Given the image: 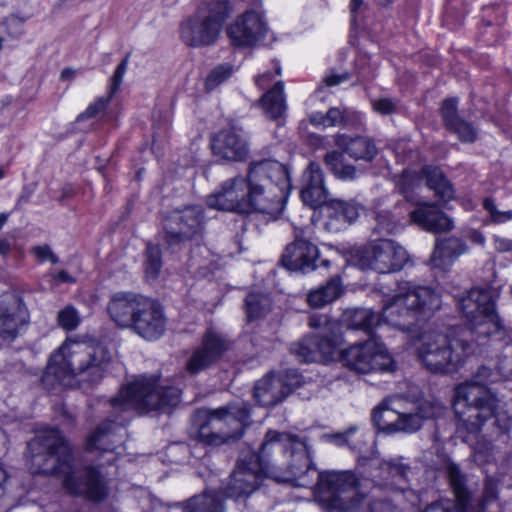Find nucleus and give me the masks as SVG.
I'll return each mask as SVG.
<instances>
[{"label": "nucleus", "instance_id": "1", "mask_svg": "<svg viewBox=\"0 0 512 512\" xmlns=\"http://www.w3.org/2000/svg\"><path fill=\"white\" fill-rule=\"evenodd\" d=\"M244 453L259 463L268 478L316 488L320 499L337 512H357L366 497L353 472H318L312 464L310 448L297 435L268 430L258 454Z\"/></svg>", "mask_w": 512, "mask_h": 512}, {"label": "nucleus", "instance_id": "2", "mask_svg": "<svg viewBox=\"0 0 512 512\" xmlns=\"http://www.w3.org/2000/svg\"><path fill=\"white\" fill-rule=\"evenodd\" d=\"M503 375L499 369L481 365L470 380L458 385L454 394L457 429L462 440L471 445L474 460L488 464L496 460V442L511 429L512 418L501 407L498 396L488 384L498 382Z\"/></svg>", "mask_w": 512, "mask_h": 512}, {"label": "nucleus", "instance_id": "3", "mask_svg": "<svg viewBox=\"0 0 512 512\" xmlns=\"http://www.w3.org/2000/svg\"><path fill=\"white\" fill-rule=\"evenodd\" d=\"M33 473L61 475L66 492L91 502L104 501L109 495L108 479L96 465L76 466L70 443L57 429L39 431L28 442Z\"/></svg>", "mask_w": 512, "mask_h": 512}, {"label": "nucleus", "instance_id": "4", "mask_svg": "<svg viewBox=\"0 0 512 512\" xmlns=\"http://www.w3.org/2000/svg\"><path fill=\"white\" fill-rule=\"evenodd\" d=\"M110 361L111 354L103 345L65 341L51 354L42 382L52 386L59 382L68 386L78 379L94 384L103 378Z\"/></svg>", "mask_w": 512, "mask_h": 512}, {"label": "nucleus", "instance_id": "5", "mask_svg": "<svg viewBox=\"0 0 512 512\" xmlns=\"http://www.w3.org/2000/svg\"><path fill=\"white\" fill-rule=\"evenodd\" d=\"M290 192L288 172L275 160L250 163V213L276 219L283 211Z\"/></svg>", "mask_w": 512, "mask_h": 512}, {"label": "nucleus", "instance_id": "6", "mask_svg": "<svg viewBox=\"0 0 512 512\" xmlns=\"http://www.w3.org/2000/svg\"><path fill=\"white\" fill-rule=\"evenodd\" d=\"M468 336L456 331L449 335L424 334L416 348L417 357L433 373L458 372L477 353V345Z\"/></svg>", "mask_w": 512, "mask_h": 512}, {"label": "nucleus", "instance_id": "7", "mask_svg": "<svg viewBox=\"0 0 512 512\" xmlns=\"http://www.w3.org/2000/svg\"><path fill=\"white\" fill-rule=\"evenodd\" d=\"M440 306L441 297L433 288L404 282L399 284L398 293L383 306L382 317L389 325L406 331Z\"/></svg>", "mask_w": 512, "mask_h": 512}, {"label": "nucleus", "instance_id": "8", "mask_svg": "<svg viewBox=\"0 0 512 512\" xmlns=\"http://www.w3.org/2000/svg\"><path fill=\"white\" fill-rule=\"evenodd\" d=\"M181 390L170 384H161L159 379L142 376L124 386L119 395L111 399L115 411L133 409L139 413L164 411L180 403Z\"/></svg>", "mask_w": 512, "mask_h": 512}, {"label": "nucleus", "instance_id": "9", "mask_svg": "<svg viewBox=\"0 0 512 512\" xmlns=\"http://www.w3.org/2000/svg\"><path fill=\"white\" fill-rule=\"evenodd\" d=\"M197 439L204 445L218 447L240 439L249 424L250 413L245 404H229L198 412Z\"/></svg>", "mask_w": 512, "mask_h": 512}, {"label": "nucleus", "instance_id": "10", "mask_svg": "<svg viewBox=\"0 0 512 512\" xmlns=\"http://www.w3.org/2000/svg\"><path fill=\"white\" fill-rule=\"evenodd\" d=\"M231 12L229 0H207L196 12L181 23L180 38L194 48L214 45Z\"/></svg>", "mask_w": 512, "mask_h": 512}, {"label": "nucleus", "instance_id": "11", "mask_svg": "<svg viewBox=\"0 0 512 512\" xmlns=\"http://www.w3.org/2000/svg\"><path fill=\"white\" fill-rule=\"evenodd\" d=\"M352 260L362 270L386 274L401 270L408 262V253L394 240L378 239L355 250Z\"/></svg>", "mask_w": 512, "mask_h": 512}, {"label": "nucleus", "instance_id": "12", "mask_svg": "<svg viewBox=\"0 0 512 512\" xmlns=\"http://www.w3.org/2000/svg\"><path fill=\"white\" fill-rule=\"evenodd\" d=\"M340 360L346 368L360 374L395 370V362L385 345L375 339L355 343L342 350Z\"/></svg>", "mask_w": 512, "mask_h": 512}, {"label": "nucleus", "instance_id": "13", "mask_svg": "<svg viewBox=\"0 0 512 512\" xmlns=\"http://www.w3.org/2000/svg\"><path fill=\"white\" fill-rule=\"evenodd\" d=\"M265 477L259 463L242 452L223 488L224 494L228 498L245 503L260 488Z\"/></svg>", "mask_w": 512, "mask_h": 512}, {"label": "nucleus", "instance_id": "14", "mask_svg": "<svg viewBox=\"0 0 512 512\" xmlns=\"http://www.w3.org/2000/svg\"><path fill=\"white\" fill-rule=\"evenodd\" d=\"M250 168L248 174L225 180L218 191L207 198V205L217 210L250 213Z\"/></svg>", "mask_w": 512, "mask_h": 512}, {"label": "nucleus", "instance_id": "15", "mask_svg": "<svg viewBox=\"0 0 512 512\" xmlns=\"http://www.w3.org/2000/svg\"><path fill=\"white\" fill-rule=\"evenodd\" d=\"M201 229V210L197 207H186L173 211L163 223L164 241L174 248L191 241Z\"/></svg>", "mask_w": 512, "mask_h": 512}, {"label": "nucleus", "instance_id": "16", "mask_svg": "<svg viewBox=\"0 0 512 512\" xmlns=\"http://www.w3.org/2000/svg\"><path fill=\"white\" fill-rule=\"evenodd\" d=\"M29 312L23 298L16 293L0 296V339L14 341L27 327Z\"/></svg>", "mask_w": 512, "mask_h": 512}, {"label": "nucleus", "instance_id": "17", "mask_svg": "<svg viewBox=\"0 0 512 512\" xmlns=\"http://www.w3.org/2000/svg\"><path fill=\"white\" fill-rule=\"evenodd\" d=\"M267 32L263 14L256 10L246 11L227 27V35L235 47L256 46Z\"/></svg>", "mask_w": 512, "mask_h": 512}, {"label": "nucleus", "instance_id": "18", "mask_svg": "<svg viewBox=\"0 0 512 512\" xmlns=\"http://www.w3.org/2000/svg\"><path fill=\"white\" fill-rule=\"evenodd\" d=\"M468 322L469 329H461L456 332L469 333L468 337L477 345V351L479 346L485 344L491 337L505 345L512 342V330L503 326L499 315L495 311V305Z\"/></svg>", "mask_w": 512, "mask_h": 512}, {"label": "nucleus", "instance_id": "19", "mask_svg": "<svg viewBox=\"0 0 512 512\" xmlns=\"http://www.w3.org/2000/svg\"><path fill=\"white\" fill-rule=\"evenodd\" d=\"M318 258V247L296 233L295 240L286 246L280 263L290 271L309 273L317 268Z\"/></svg>", "mask_w": 512, "mask_h": 512}, {"label": "nucleus", "instance_id": "20", "mask_svg": "<svg viewBox=\"0 0 512 512\" xmlns=\"http://www.w3.org/2000/svg\"><path fill=\"white\" fill-rule=\"evenodd\" d=\"M128 328L146 340L159 339L166 328L163 309L154 301L146 298Z\"/></svg>", "mask_w": 512, "mask_h": 512}, {"label": "nucleus", "instance_id": "21", "mask_svg": "<svg viewBox=\"0 0 512 512\" xmlns=\"http://www.w3.org/2000/svg\"><path fill=\"white\" fill-rule=\"evenodd\" d=\"M227 349L226 340L214 331L208 330L203 337L201 346L194 350L187 361V371L191 375L198 374L215 363Z\"/></svg>", "mask_w": 512, "mask_h": 512}, {"label": "nucleus", "instance_id": "22", "mask_svg": "<svg viewBox=\"0 0 512 512\" xmlns=\"http://www.w3.org/2000/svg\"><path fill=\"white\" fill-rule=\"evenodd\" d=\"M339 337L322 339L314 335L304 337L291 345V352L302 362L329 361L339 349Z\"/></svg>", "mask_w": 512, "mask_h": 512}, {"label": "nucleus", "instance_id": "23", "mask_svg": "<svg viewBox=\"0 0 512 512\" xmlns=\"http://www.w3.org/2000/svg\"><path fill=\"white\" fill-rule=\"evenodd\" d=\"M212 150L220 160L229 162L244 161L248 154V144L236 128L221 130L212 139Z\"/></svg>", "mask_w": 512, "mask_h": 512}, {"label": "nucleus", "instance_id": "24", "mask_svg": "<svg viewBox=\"0 0 512 512\" xmlns=\"http://www.w3.org/2000/svg\"><path fill=\"white\" fill-rule=\"evenodd\" d=\"M446 472L456 498L455 509H452L448 501H442L429 505L424 512H468L471 493L465 485L464 475L461 473L460 468L454 463L447 465Z\"/></svg>", "mask_w": 512, "mask_h": 512}, {"label": "nucleus", "instance_id": "25", "mask_svg": "<svg viewBox=\"0 0 512 512\" xmlns=\"http://www.w3.org/2000/svg\"><path fill=\"white\" fill-rule=\"evenodd\" d=\"M225 512L226 506L222 495L216 491L205 490L183 503L169 505L160 504L153 508V512Z\"/></svg>", "mask_w": 512, "mask_h": 512}, {"label": "nucleus", "instance_id": "26", "mask_svg": "<svg viewBox=\"0 0 512 512\" xmlns=\"http://www.w3.org/2000/svg\"><path fill=\"white\" fill-rule=\"evenodd\" d=\"M303 186L300 192L303 203L318 208L328 201V191L324 184V174L318 163L311 162L304 171Z\"/></svg>", "mask_w": 512, "mask_h": 512}, {"label": "nucleus", "instance_id": "27", "mask_svg": "<svg viewBox=\"0 0 512 512\" xmlns=\"http://www.w3.org/2000/svg\"><path fill=\"white\" fill-rule=\"evenodd\" d=\"M371 466H375V471L371 476L375 481L393 490H404L407 483V473L410 467L402 463L401 458L378 461L373 459Z\"/></svg>", "mask_w": 512, "mask_h": 512}, {"label": "nucleus", "instance_id": "28", "mask_svg": "<svg viewBox=\"0 0 512 512\" xmlns=\"http://www.w3.org/2000/svg\"><path fill=\"white\" fill-rule=\"evenodd\" d=\"M146 297L133 293H116L108 304L111 319L122 328H128Z\"/></svg>", "mask_w": 512, "mask_h": 512}, {"label": "nucleus", "instance_id": "29", "mask_svg": "<svg viewBox=\"0 0 512 512\" xmlns=\"http://www.w3.org/2000/svg\"><path fill=\"white\" fill-rule=\"evenodd\" d=\"M410 218L422 229L433 233L448 232L453 228L452 220L434 204L419 205L410 212Z\"/></svg>", "mask_w": 512, "mask_h": 512}, {"label": "nucleus", "instance_id": "30", "mask_svg": "<svg viewBox=\"0 0 512 512\" xmlns=\"http://www.w3.org/2000/svg\"><path fill=\"white\" fill-rule=\"evenodd\" d=\"M439 412L440 407L429 401L417 403L411 411L400 410L395 433H415L421 429L425 420L434 418Z\"/></svg>", "mask_w": 512, "mask_h": 512}, {"label": "nucleus", "instance_id": "31", "mask_svg": "<svg viewBox=\"0 0 512 512\" xmlns=\"http://www.w3.org/2000/svg\"><path fill=\"white\" fill-rule=\"evenodd\" d=\"M468 250L465 242L456 237L437 240L430 257V263L440 270L449 269Z\"/></svg>", "mask_w": 512, "mask_h": 512}, {"label": "nucleus", "instance_id": "32", "mask_svg": "<svg viewBox=\"0 0 512 512\" xmlns=\"http://www.w3.org/2000/svg\"><path fill=\"white\" fill-rule=\"evenodd\" d=\"M335 144L356 161L371 162L378 153L375 142L366 136L351 137L346 134H336Z\"/></svg>", "mask_w": 512, "mask_h": 512}, {"label": "nucleus", "instance_id": "33", "mask_svg": "<svg viewBox=\"0 0 512 512\" xmlns=\"http://www.w3.org/2000/svg\"><path fill=\"white\" fill-rule=\"evenodd\" d=\"M288 395L283 379L278 375L269 374L259 380L254 387V397L263 406H273L284 400Z\"/></svg>", "mask_w": 512, "mask_h": 512}, {"label": "nucleus", "instance_id": "34", "mask_svg": "<svg viewBox=\"0 0 512 512\" xmlns=\"http://www.w3.org/2000/svg\"><path fill=\"white\" fill-rule=\"evenodd\" d=\"M123 422L104 421L98 425L86 441V450L92 452L100 450L103 452H112L116 444L119 442L117 437L118 430H121Z\"/></svg>", "mask_w": 512, "mask_h": 512}, {"label": "nucleus", "instance_id": "35", "mask_svg": "<svg viewBox=\"0 0 512 512\" xmlns=\"http://www.w3.org/2000/svg\"><path fill=\"white\" fill-rule=\"evenodd\" d=\"M459 310L469 321L470 319L491 309L495 305L490 292L485 289L473 288L465 295L457 298Z\"/></svg>", "mask_w": 512, "mask_h": 512}, {"label": "nucleus", "instance_id": "36", "mask_svg": "<svg viewBox=\"0 0 512 512\" xmlns=\"http://www.w3.org/2000/svg\"><path fill=\"white\" fill-rule=\"evenodd\" d=\"M129 57L130 55L127 54L121 63L116 67L115 72L111 78L109 95L107 97H99L93 103H91L87 109L77 117L78 121L93 118L107 108L111 98L118 91L123 81L124 75L127 71Z\"/></svg>", "mask_w": 512, "mask_h": 512}, {"label": "nucleus", "instance_id": "37", "mask_svg": "<svg viewBox=\"0 0 512 512\" xmlns=\"http://www.w3.org/2000/svg\"><path fill=\"white\" fill-rule=\"evenodd\" d=\"M402 400L400 396L391 397L373 410L372 421L379 430L389 434L395 433Z\"/></svg>", "mask_w": 512, "mask_h": 512}, {"label": "nucleus", "instance_id": "38", "mask_svg": "<svg viewBox=\"0 0 512 512\" xmlns=\"http://www.w3.org/2000/svg\"><path fill=\"white\" fill-rule=\"evenodd\" d=\"M343 293L341 278L338 275L331 277L324 285L310 291L307 303L312 308H321L338 299Z\"/></svg>", "mask_w": 512, "mask_h": 512}, {"label": "nucleus", "instance_id": "39", "mask_svg": "<svg viewBox=\"0 0 512 512\" xmlns=\"http://www.w3.org/2000/svg\"><path fill=\"white\" fill-rule=\"evenodd\" d=\"M260 105L266 116L272 120L281 118L287 110L282 81L276 82L260 99Z\"/></svg>", "mask_w": 512, "mask_h": 512}, {"label": "nucleus", "instance_id": "40", "mask_svg": "<svg viewBox=\"0 0 512 512\" xmlns=\"http://www.w3.org/2000/svg\"><path fill=\"white\" fill-rule=\"evenodd\" d=\"M421 174L425 177L427 186L435 192L436 196L444 201L453 198V188L441 169L426 166L422 169Z\"/></svg>", "mask_w": 512, "mask_h": 512}, {"label": "nucleus", "instance_id": "41", "mask_svg": "<svg viewBox=\"0 0 512 512\" xmlns=\"http://www.w3.org/2000/svg\"><path fill=\"white\" fill-rule=\"evenodd\" d=\"M378 315L371 309L356 308L344 313L343 321L348 329L362 330L370 333L378 324Z\"/></svg>", "mask_w": 512, "mask_h": 512}, {"label": "nucleus", "instance_id": "42", "mask_svg": "<svg viewBox=\"0 0 512 512\" xmlns=\"http://www.w3.org/2000/svg\"><path fill=\"white\" fill-rule=\"evenodd\" d=\"M324 162L331 173L341 180H354L358 176L357 168L348 163L340 151H330L324 156Z\"/></svg>", "mask_w": 512, "mask_h": 512}, {"label": "nucleus", "instance_id": "43", "mask_svg": "<svg viewBox=\"0 0 512 512\" xmlns=\"http://www.w3.org/2000/svg\"><path fill=\"white\" fill-rule=\"evenodd\" d=\"M244 308L248 321H255L265 317L272 309V301L267 294L250 292L244 302Z\"/></svg>", "mask_w": 512, "mask_h": 512}, {"label": "nucleus", "instance_id": "44", "mask_svg": "<svg viewBox=\"0 0 512 512\" xmlns=\"http://www.w3.org/2000/svg\"><path fill=\"white\" fill-rule=\"evenodd\" d=\"M309 326L314 329H320L318 334H314L316 337L331 339L334 338V336H338L339 346L344 342L339 324L336 321L331 320L327 315L317 313L312 314L309 317Z\"/></svg>", "mask_w": 512, "mask_h": 512}, {"label": "nucleus", "instance_id": "45", "mask_svg": "<svg viewBox=\"0 0 512 512\" xmlns=\"http://www.w3.org/2000/svg\"><path fill=\"white\" fill-rule=\"evenodd\" d=\"M376 225L374 231L383 234H392L401 226V217L387 209L374 211Z\"/></svg>", "mask_w": 512, "mask_h": 512}, {"label": "nucleus", "instance_id": "46", "mask_svg": "<svg viewBox=\"0 0 512 512\" xmlns=\"http://www.w3.org/2000/svg\"><path fill=\"white\" fill-rule=\"evenodd\" d=\"M24 33V19L10 15L0 22V50L5 40H17Z\"/></svg>", "mask_w": 512, "mask_h": 512}, {"label": "nucleus", "instance_id": "47", "mask_svg": "<svg viewBox=\"0 0 512 512\" xmlns=\"http://www.w3.org/2000/svg\"><path fill=\"white\" fill-rule=\"evenodd\" d=\"M325 118L330 126H349L359 119L358 114L347 107H333L325 113Z\"/></svg>", "mask_w": 512, "mask_h": 512}, {"label": "nucleus", "instance_id": "48", "mask_svg": "<svg viewBox=\"0 0 512 512\" xmlns=\"http://www.w3.org/2000/svg\"><path fill=\"white\" fill-rule=\"evenodd\" d=\"M422 177L412 171H404L400 176L396 177V189L407 199H410L415 189L420 185Z\"/></svg>", "mask_w": 512, "mask_h": 512}, {"label": "nucleus", "instance_id": "49", "mask_svg": "<svg viewBox=\"0 0 512 512\" xmlns=\"http://www.w3.org/2000/svg\"><path fill=\"white\" fill-rule=\"evenodd\" d=\"M162 267V253L158 245L148 244L146 248L145 272L150 278H156Z\"/></svg>", "mask_w": 512, "mask_h": 512}, {"label": "nucleus", "instance_id": "50", "mask_svg": "<svg viewBox=\"0 0 512 512\" xmlns=\"http://www.w3.org/2000/svg\"><path fill=\"white\" fill-rule=\"evenodd\" d=\"M234 73V67L231 64H220L213 68L208 74L205 85L208 90H213L220 84L228 80Z\"/></svg>", "mask_w": 512, "mask_h": 512}, {"label": "nucleus", "instance_id": "51", "mask_svg": "<svg viewBox=\"0 0 512 512\" xmlns=\"http://www.w3.org/2000/svg\"><path fill=\"white\" fill-rule=\"evenodd\" d=\"M449 131L454 133L460 141L472 143L477 139L478 131L472 123L460 118L454 122L449 128Z\"/></svg>", "mask_w": 512, "mask_h": 512}, {"label": "nucleus", "instance_id": "52", "mask_svg": "<svg viewBox=\"0 0 512 512\" xmlns=\"http://www.w3.org/2000/svg\"><path fill=\"white\" fill-rule=\"evenodd\" d=\"M80 315L73 306H66L58 312V325L67 331L75 330L80 324Z\"/></svg>", "mask_w": 512, "mask_h": 512}, {"label": "nucleus", "instance_id": "53", "mask_svg": "<svg viewBox=\"0 0 512 512\" xmlns=\"http://www.w3.org/2000/svg\"><path fill=\"white\" fill-rule=\"evenodd\" d=\"M440 114L446 129L449 128L454 122L458 121L461 117L458 115L457 98L445 99L440 108Z\"/></svg>", "mask_w": 512, "mask_h": 512}, {"label": "nucleus", "instance_id": "54", "mask_svg": "<svg viewBox=\"0 0 512 512\" xmlns=\"http://www.w3.org/2000/svg\"><path fill=\"white\" fill-rule=\"evenodd\" d=\"M483 207L489 213L493 223H505L512 220V210H498L493 198L487 197L483 200Z\"/></svg>", "mask_w": 512, "mask_h": 512}, {"label": "nucleus", "instance_id": "55", "mask_svg": "<svg viewBox=\"0 0 512 512\" xmlns=\"http://www.w3.org/2000/svg\"><path fill=\"white\" fill-rule=\"evenodd\" d=\"M498 499V481L493 477L487 476L484 481L483 494L481 496L479 506L482 510L486 506Z\"/></svg>", "mask_w": 512, "mask_h": 512}, {"label": "nucleus", "instance_id": "56", "mask_svg": "<svg viewBox=\"0 0 512 512\" xmlns=\"http://www.w3.org/2000/svg\"><path fill=\"white\" fill-rule=\"evenodd\" d=\"M333 207L341 209L342 220L348 223H352L359 216V207L356 203L344 202L341 200H333Z\"/></svg>", "mask_w": 512, "mask_h": 512}, {"label": "nucleus", "instance_id": "57", "mask_svg": "<svg viewBox=\"0 0 512 512\" xmlns=\"http://www.w3.org/2000/svg\"><path fill=\"white\" fill-rule=\"evenodd\" d=\"M355 431L356 428L351 427L344 432L324 434L323 438L326 441L334 443L338 446L349 445L352 448H356V445H354L351 441V436L355 433Z\"/></svg>", "mask_w": 512, "mask_h": 512}, {"label": "nucleus", "instance_id": "58", "mask_svg": "<svg viewBox=\"0 0 512 512\" xmlns=\"http://www.w3.org/2000/svg\"><path fill=\"white\" fill-rule=\"evenodd\" d=\"M367 512H401V510L388 499H372L368 504Z\"/></svg>", "mask_w": 512, "mask_h": 512}, {"label": "nucleus", "instance_id": "59", "mask_svg": "<svg viewBox=\"0 0 512 512\" xmlns=\"http://www.w3.org/2000/svg\"><path fill=\"white\" fill-rule=\"evenodd\" d=\"M32 253L40 262L47 260L52 263L58 262L57 256L52 252L48 245L36 246L32 249Z\"/></svg>", "mask_w": 512, "mask_h": 512}, {"label": "nucleus", "instance_id": "60", "mask_svg": "<svg viewBox=\"0 0 512 512\" xmlns=\"http://www.w3.org/2000/svg\"><path fill=\"white\" fill-rule=\"evenodd\" d=\"M373 108L380 114L387 115L395 112L396 103L389 98H381L373 101Z\"/></svg>", "mask_w": 512, "mask_h": 512}, {"label": "nucleus", "instance_id": "61", "mask_svg": "<svg viewBox=\"0 0 512 512\" xmlns=\"http://www.w3.org/2000/svg\"><path fill=\"white\" fill-rule=\"evenodd\" d=\"M283 379L285 383V387L288 389V394H290L294 389L301 386L303 383V378L296 372H286L284 375H278Z\"/></svg>", "mask_w": 512, "mask_h": 512}, {"label": "nucleus", "instance_id": "62", "mask_svg": "<svg viewBox=\"0 0 512 512\" xmlns=\"http://www.w3.org/2000/svg\"><path fill=\"white\" fill-rule=\"evenodd\" d=\"M351 78V74L348 72L335 73L331 72L323 78V83L328 87L339 85L342 82L348 81Z\"/></svg>", "mask_w": 512, "mask_h": 512}, {"label": "nucleus", "instance_id": "63", "mask_svg": "<svg viewBox=\"0 0 512 512\" xmlns=\"http://www.w3.org/2000/svg\"><path fill=\"white\" fill-rule=\"evenodd\" d=\"M494 247L498 252H510L512 251V239L505 237L494 236L493 237Z\"/></svg>", "mask_w": 512, "mask_h": 512}, {"label": "nucleus", "instance_id": "64", "mask_svg": "<svg viewBox=\"0 0 512 512\" xmlns=\"http://www.w3.org/2000/svg\"><path fill=\"white\" fill-rule=\"evenodd\" d=\"M272 79V74L270 72H267L257 76L255 79V83L259 88L264 89L271 83Z\"/></svg>", "mask_w": 512, "mask_h": 512}]
</instances>
